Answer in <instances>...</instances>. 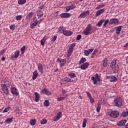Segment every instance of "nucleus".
<instances>
[{
  "instance_id": "obj_29",
  "label": "nucleus",
  "mask_w": 128,
  "mask_h": 128,
  "mask_svg": "<svg viewBox=\"0 0 128 128\" xmlns=\"http://www.w3.org/2000/svg\"><path fill=\"white\" fill-rule=\"evenodd\" d=\"M38 76V70H35L33 72L32 80H36Z\"/></svg>"
},
{
  "instance_id": "obj_19",
  "label": "nucleus",
  "mask_w": 128,
  "mask_h": 128,
  "mask_svg": "<svg viewBox=\"0 0 128 128\" xmlns=\"http://www.w3.org/2000/svg\"><path fill=\"white\" fill-rule=\"evenodd\" d=\"M11 92L12 94H16V96H18V91L16 90V88L14 86H12L11 88Z\"/></svg>"
},
{
  "instance_id": "obj_27",
  "label": "nucleus",
  "mask_w": 128,
  "mask_h": 128,
  "mask_svg": "<svg viewBox=\"0 0 128 128\" xmlns=\"http://www.w3.org/2000/svg\"><path fill=\"white\" fill-rule=\"evenodd\" d=\"M104 19H102L100 20L96 24V26H98V28H100V26H102V24H104Z\"/></svg>"
},
{
  "instance_id": "obj_36",
  "label": "nucleus",
  "mask_w": 128,
  "mask_h": 128,
  "mask_svg": "<svg viewBox=\"0 0 128 128\" xmlns=\"http://www.w3.org/2000/svg\"><path fill=\"white\" fill-rule=\"evenodd\" d=\"M20 52L19 50H16L14 52V56H15V58H18Z\"/></svg>"
},
{
  "instance_id": "obj_25",
  "label": "nucleus",
  "mask_w": 128,
  "mask_h": 128,
  "mask_svg": "<svg viewBox=\"0 0 128 128\" xmlns=\"http://www.w3.org/2000/svg\"><path fill=\"white\" fill-rule=\"evenodd\" d=\"M68 76H70V80H72V78H74L76 76V74L73 73L72 72H68Z\"/></svg>"
},
{
  "instance_id": "obj_22",
  "label": "nucleus",
  "mask_w": 128,
  "mask_h": 128,
  "mask_svg": "<svg viewBox=\"0 0 128 128\" xmlns=\"http://www.w3.org/2000/svg\"><path fill=\"white\" fill-rule=\"evenodd\" d=\"M74 32L71 30H66L64 32V36H72Z\"/></svg>"
},
{
  "instance_id": "obj_45",
  "label": "nucleus",
  "mask_w": 128,
  "mask_h": 128,
  "mask_svg": "<svg viewBox=\"0 0 128 128\" xmlns=\"http://www.w3.org/2000/svg\"><path fill=\"white\" fill-rule=\"evenodd\" d=\"M122 116H128V110L127 112H123L122 113Z\"/></svg>"
},
{
  "instance_id": "obj_16",
  "label": "nucleus",
  "mask_w": 128,
  "mask_h": 128,
  "mask_svg": "<svg viewBox=\"0 0 128 128\" xmlns=\"http://www.w3.org/2000/svg\"><path fill=\"white\" fill-rule=\"evenodd\" d=\"M76 4H72L71 6L66 7V12H68L69 10H74V8H76Z\"/></svg>"
},
{
  "instance_id": "obj_54",
  "label": "nucleus",
  "mask_w": 128,
  "mask_h": 128,
  "mask_svg": "<svg viewBox=\"0 0 128 128\" xmlns=\"http://www.w3.org/2000/svg\"><path fill=\"white\" fill-rule=\"evenodd\" d=\"M4 52H6V50H2L0 52V56H2V54H4Z\"/></svg>"
},
{
  "instance_id": "obj_24",
  "label": "nucleus",
  "mask_w": 128,
  "mask_h": 128,
  "mask_svg": "<svg viewBox=\"0 0 128 128\" xmlns=\"http://www.w3.org/2000/svg\"><path fill=\"white\" fill-rule=\"evenodd\" d=\"M35 98V102H38L40 100V94L36 92L34 93Z\"/></svg>"
},
{
  "instance_id": "obj_3",
  "label": "nucleus",
  "mask_w": 128,
  "mask_h": 128,
  "mask_svg": "<svg viewBox=\"0 0 128 128\" xmlns=\"http://www.w3.org/2000/svg\"><path fill=\"white\" fill-rule=\"evenodd\" d=\"M91 80H93L94 84H96L98 82H100V76L98 75V74H96L94 76L91 78Z\"/></svg>"
},
{
  "instance_id": "obj_28",
  "label": "nucleus",
  "mask_w": 128,
  "mask_h": 128,
  "mask_svg": "<svg viewBox=\"0 0 128 128\" xmlns=\"http://www.w3.org/2000/svg\"><path fill=\"white\" fill-rule=\"evenodd\" d=\"M58 30L59 32H60V34H64V32H66V28H64V26H60L58 28Z\"/></svg>"
},
{
  "instance_id": "obj_56",
  "label": "nucleus",
  "mask_w": 128,
  "mask_h": 128,
  "mask_svg": "<svg viewBox=\"0 0 128 128\" xmlns=\"http://www.w3.org/2000/svg\"><path fill=\"white\" fill-rule=\"evenodd\" d=\"M58 38V37L56 36H54L53 37H52V40L53 41V42H54V41H56V38Z\"/></svg>"
},
{
  "instance_id": "obj_33",
  "label": "nucleus",
  "mask_w": 128,
  "mask_h": 128,
  "mask_svg": "<svg viewBox=\"0 0 128 128\" xmlns=\"http://www.w3.org/2000/svg\"><path fill=\"white\" fill-rule=\"evenodd\" d=\"M38 19L34 17L33 22H32V26H36V24H38Z\"/></svg>"
},
{
  "instance_id": "obj_48",
  "label": "nucleus",
  "mask_w": 128,
  "mask_h": 128,
  "mask_svg": "<svg viewBox=\"0 0 128 128\" xmlns=\"http://www.w3.org/2000/svg\"><path fill=\"white\" fill-rule=\"evenodd\" d=\"M10 109V107H7L4 110H3V112H8V110Z\"/></svg>"
},
{
  "instance_id": "obj_58",
  "label": "nucleus",
  "mask_w": 128,
  "mask_h": 128,
  "mask_svg": "<svg viewBox=\"0 0 128 128\" xmlns=\"http://www.w3.org/2000/svg\"><path fill=\"white\" fill-rule=\"evenodd\" d=\"M21 51H23L24 52V50H26V46H23L21 49H20Z\"/></svg>"
},
{
  "instance_id": "obj_62",
  "label": "nucleus",
  "mask_w": 128,
  "mask_h": 128,
  "mask_svg": "<svg viewBox=\"0 0 128 128\" xmlns=\"http://www.w3.org/2000/svg\"><path fill=\"white\" fill-rule=\"evenodd\" d=\"M94 56H95V55L92 54L90 58H94Z\"/></svg>"
},
{
  "instance_id": "obj_49",
  "label": "nucleus",
  "mask_w": 128,
  "mask_h": 128,
  "mask_svg": "<svg viewBox=\"0 0 128 128\" xmlns=\"http://www.w3.org/2000/svg\"><path fill=\"white\" fill-rule=\"evenodd\" d=\"M66 98V97H59L58 98V102H62V100H64Z\"/></svg>"
},
{
  "instance_id": "obj_40",
  "label": "nucleus",
  "mask_w": 128,
  "mask_h": 128,
  "mask_svg": "<svg viewBox=\"0 0 128 128\" xmlns=\"http://www.w3.org/2000/svg\"><path fill=\"white\" fill-rule=\"evenodd\" d=\"M110 24V20H108V19H107L105 21H104V24H103L104 28H106V24Z\"/></svg>"
},
{
  "instance_id": "obj_59",
  "label": "nucleus",
  "mask_w": 128,
  "mask_h": 128,
  "mask_svg": "<svg viewBox=\"0 0 128 128\" xmlns=\"http://www.w3.org/2000/svg\"><path fill=\"white\" fill-rule=\"evenodd\" d=\"M96 54H98V50H94L92 53L94 56H96Z\"/></svg>"
},
{
  "instance_id": "obj_55",
  "label": "nucleus",
  "mask_w": 128,
  "mask_h": 128,
  "mask_svg": "<svg viewBox=\"0 0 128 128\" xmlns=\"http://www.w3.org/2000/svg\"><path fill=\"white\" fill-rule=\"evenodd\" d=\"M36 124V119L32 120V126H34Z\"/></svg>"
},
{
  "instance_id": "obj_31",
  "label": "nucleus",
  "mask_w": 128,
  "mask_h": 128,
  "mask_svg": "<svg viewBox=\"0 0 128 128\" xmlns=\"http://www.w3.org/2000/svg\"><path fill=\"white\" fill-rule=\"evenodd\" d=\"M4 84H1L3 85V86H7L8 88V86H10V85H11L10 82H6V80H4Z\"/></svg>"
},
{
  "instance_id": "obj_9",
  "label": "nucleus",
  "mask_w": 128,
  "mask_h": 128,
  "mask_svg": "<svg viewBox=\"0 0 128 128\" xmlns=\"http://www.w3.org/2000/svg\"><path fill=\"white\" fill-rule=\"evenodd\" d=\"M62 116V112H59L56 116H55L53 120L54 122H57V120H58Z\"/></svg>"
},
{
  "instance_id": "obj_46",
  "label": "nucleus",
  "mask_w": 128,
  "mask_h": 128,
  "mask_svg": "<svg viewBox=\"0 0 128 128\" xmlns=\"http://www.w3.org/2000/svg\"><path fill=\"white\" fill-rule=\"evenodd\" d=\"M10 28L12 31L16 29V25L14 24L11 25L10 26Z\"/></svg>"
},
{
  "instance_id": "obj_4",
  "label": "nucleus",
  "mask_w": 128,
  "mask_h": 128,
  "mask_svg": "<svg viewBox=\"0 0 128 128\" xmlns=\"http://www.w3.org/2000/svg\"><path fill=\"white\" fill-rule=\"evenodd\" d=\"M114 102L116 106L122 108V98L120 97L116 98L114 100Z\"/></svg>"
},
{
  "instance_id": "obj_35",
  "label": "nucleus",
  "mask_w": 128,
  "mask_h": 128,
  "mask_svg": "<svg viewBox=\"0 0 128 128\" xmlns=\"http://www.w3.org/2000/svg\"><path fill=\"white\" fill-rule=\"evenodd\" d=\"M13 118H8L6 120L5 122L6 124H10L12 122Z\"/></svg>"
},
{
  "instance_id": "obj_44",
  "label": "nucleus",
  "mask_w": 128,
  "mask_h": 128,
  "mask_svg": "<svg viewBox=\"0 0 128 128\" xmlns=\"http://www.w3.org/2000/svg\"><path fill=\"white\" fill-rule=\"evenodd\" d=\"M46 122H48V120H46V119H42L40 121L41 124H46Z\"/></svg>"
},
{
  "instance_id": "obj_14",
  "label": "nucleus",
  "mask_w": 128,
  "mask_h": 128,
  "mask_svg": "<svg viewBox=\"0 0 128 128\" xmlns=\"http://www.w3.org/2000/svg\"><path fill=\"white\" fill-rule=\"evenodd\" d=\"M118 24V20L114 18L111 20H110L109 22L110 24Z\"/></svg>"
},
{
  "instance_id": "obj_7",
  "label": "nucleus",
  "mask_w": 128,
  "mask_h": 128,
  "mask_svg": "<svg viewBox=\"0 0 128 128\" xmlns=\"http://www.w3.org/2000/svg\"><path fill=\"white\" fill-rule=\"evenodd\" d=\"M56 62H60V66H62H62H64V65L66 64V60L64 59H62V58H58L56 60Z\"/></svg>"
},
{
  "instance_id": "obj_42",
  "label": "nucleus",
  "mask_w": 128,
  "mask_h": 128,
  "mask_svg": "<svg viewBox=\"0 0 128 128\" xmlns=\"http://www.w3.org/2000/svg\"><path fill=\"white\" fill-rule=\"evenodd\" d=\"M44 106H50V101H48V100H46L44 102Z\"/></svg>"
},
{
  "instance_id": "obj_39",
  "label": "nucleus",
  "mask_w": 128,
  "mask_h": 128,
  "mask_svg": "<svg viewBox=\"0 0 128 128\" xmlns=\"http://www.w3.org/2000/svg\"><path fill=\"white\" fill-rule=\"evenodd\" d=\"M88 120H86V119L84 118L83 120V124L82 125V128H86V122H87Z\"/></svg>"
},
{
  "instance_id": "obj_52",
  "label": "nucleus",
  "mask_w": 128,
  "mask_h": 128,
  "mask_svg": "<svg viewBox=\"0 0 128 128\" xmlns=\"http://www.w3.org/2000/svg\"><path fill=\"white\" fill-rule=\"evenodd\" d=\"M86 94H87L88 98L92 97V94H90V92H86Z\"/></svg>"
},
{
  "instance_id": "obj_1",
  "label": "nucleus",
  "mask_w": 128,
  "mask_h": 128,
  "mask_svg": "<svg viewBox=\"0 0 128 128\" xmlns=\"http://www.w3.org/2000/svg\"><path fill=\"white\" fill-rule=\"evenodd\" d=\"M76 43L74 42L70 45L69 48L67 51L68 58H70V56H72V52H74V47L76 46Z\"/></svg>"
},
{
  "instance_id": "obj_20",
  "label": "nucleus",
  "mask_w": 128,
  "mask_h": 128,
  "mask_svg": "<svg viewBox=\"0 0 128 128\" xmlns=\"http://www.w3.org/2000/svg\"><path fill=\"white\" fill-rule=\"evenodd\" d=\"M126 122V120H122L118 123V126H124Z\"/></svg>"
},
{
  "instance_id": "obj_11",
  "label": "nucleus",
  "mask_w": 128,
  "mask_h": 128,
  "mask_svg": "<svg viewBox=\"0 0 128 128\" xmlns=\"http://www.w3.org/2000/svg\"><path fill=\"white\" fill-rule=\"evenodd\" d=\"M94 48L88 49V50H84V54L86 56H88L90 54H92L94 52Z\"/></svg>"
},
{
  "instance_id": "obj_60",
  "label": "nucleus",
  "mask_w": 128,
  "mask_h": 128,
  "mask_svg": "<svg viewBox=\"0 0 128 128\" xmlns=\"http://www.w3.org/2000/svg\"><path fill=\"white\" fill-rule=\"evenodd\" d=\"M114 70L115 73H116L118 72V68H114Z\"/></svg>"
},
{
  "instance_id": "obj_41",
  "label": "nucleus",
  "mask_w": 128,
  "mask_h": 128,
  "mask_svg": "<svg viewBox=\"0 0 128 128\" xmlns=\"http://www.w3.org/2000/svg\"><path fill=\"white\" fill-rule=\"evenodd\" d=\"M104 4H101L96 6V9L100 10V8H104Z\"/></svg>"
},
{
  "instance_id": "obj_5",
  "label": "nucleus",
  "mask_w": 128,
  "mask_h": 128,
  "mask_svg": "<svg viewBox=\"0 0 128 128\" xmlns=\"http://www.w3.org/2000/svg\"><path fill=\"white\" fill-rule=\"evenodd\" d=\"M107 80H110V82H118V78L114 76H107Z\"/></svg>"
},
{
  "instance_id": "obj_6",
  "label": "nucleus",
  "mask_w": 128,
  "mask_h": 128,
  "mask_svg": "<svg viewBox=\"0 0 128 128\" xmlns=\"http://www.w3.org/2000/svg\"><path fill=\"white\" fill-rule=\"evenodd\" d=\"M110 116L114 118H116L120 116V112L118 110H114L110 113Z\"/></svg>"
},
{
  "instance_id": "obj_13",
  "label": "nucleus",
  "mask_w": 128,
  "mask_h": 128,
  "mask_svg": "<svg viewBox=\"0 0 128 128\" xmlns=\"http://www.w3.org/2000/svg\"><path fill=\"white\" fill-rule=\"evenodd\" d=\"M88 10L80 14L78 18H84L88 16Z\"/></svg>"
},
{
  "instance_id": "obj_50",
  "label": "nucleus",
  "mask_w": 128,
  "mask_h": 128,
  "mask_svg": "<svg viewBox=\"0 0 128 128\" xmlns=\"http://www.w3.org/2000/svg\"><path fill=\"white\" fill-rule=\"evenodd\" d=\"M89 100H90V102L91 104H94V99L92 98V96L89 98Z\"/></svg>"
},
{
  "instance_id": "obj_53",
  "label": "nucleus",
  "mask_w": 128,
  "mask_h": 128,
  "mask_svg": "<svg viewBox=\"0 0 128 128\" xmlns=\"http://www.w3.org/2000/svg\"><path fill=\"white\" fill-rule=\"evenodd\" d=\"M80 38H82V35H80V34L78 35L77 38H76V40H80Z\"/></svg>"
},
{
  "instance_id": "obj_51",
  "label": "nucleus",
  "mask_w": 128,
  "mask_h": 128,
  "mask_svg": "<svg viewBox=\"0 0 128 128\" xmlns=\"http://www.w3.org/2000/svg\"><path fill=\"white\" fill-rule=\"evenodd\" d=\"M100 105H98V106L96 107V112H100Z\"/></svg>"
},
{
  "instance_id": "obj_18",
  "label": "nucleus",
  "mask_w": 128,
  "mask_h": 128,
  "mask_svg": "<svg viewBox=\"0 0 128 128\" xmlns=\"http://www.w3.org/2000/svg\"><path fill=\"white\" fill-rule=\"evenodd\" d=\"M104 10H106L104 8L98 10L96 12V16H100L102 14H104Z\"/></svg>"
},
{
  "instance_id": "obj_38",
  "label": "nucleus",
  "mask_w": 128,
  "mask_h": 128,
  "mask_svg": "<svg viewBox=\"0 0 128 128\" xmlns=\"http://www.w3.org/2000/svg\"><path fill=\"white\" fill-rule=\"evenodd\" d=\"M26 0H18V4H26Z\"/></svg>"
},
{
  "instance_id": "obj_8",
  "label": "nucleus",
  "mask_w": 128,
  "mask_h": 128,
  "mask_svg": "<svg viewBox=\"0 0 128 128\" xmlns=\"http://www.w3.org/2000/svg\"><path fill=\"white\" fill-rule=\"evenodd\" d=\"M1 88L3 92H4L5 94H10L8 88V86H6V85H2L1 84Z\"/></svg>"
},
{
  "instance_id": "obj_21",
  "label": "nucleus",
  "mask_w": 128,
  "mask_h": 128,
  "mask_svg": "<svg viewBox=\"0 0 128 128\" xmlns=\"http://www.w3.org/2000/svg\"><path fill=\"white\" fill-rule=\"evenodd\" d=\"M43 66L42 64H38V68L39 72L42 74L44 72V68H42Z\"/></svg>"
},
{
  "instance_id": "obj_63",
  "label": "nucleus",
  "mask_w": 128,
  "mask_h": 128,
  "mask_svg": "<svg viewBox=\"0 0 128 128\" xmlns=\"http://www.w3.org/2000/svg\"><path fill=\"white\" fill-rule=\"evenodd\" d=\"M70 60H72V58H68V60H67V62H70Z\"/></svg>"
},
{
  "instance_id": "obj_2",
  "label": "nucleus",
  "mask_w": 128,
  "mask_h": 128,
  "mask_svg": "<svg viewBox=\"0 0 128 128\" xmlns=\"http://www.w3.org/2000/svg\"><path fill=\"white\" fill-rule=\"evenodd\" d=\"M92 32V24H89L87 26L84 31L82 32V34L88 36Z\"/></svg>"
},
{
  "instance_id": "obj_64",
  "label": "nucleus",
  "mask_w": 128,
  "mask_h": 128,
  "mask_svg": "<svg viewBox=\"0 0 128 128\" xmlns=\"http://www.w3.org/2000/svg\"><path fill=\"white\" fill-rule=\"evenodd\" d=\"M66 90L62 89V94H66Z\"/></svg>"
},
{
  "instance_id": "obj_30",
  "label": "nucleus",
  "mask_w": 128,
  "mask_h": 128,
  "mask_svg": "<svg viewBox=\"0 0 128 128\" xmlns=\"http://www.w3.org/2000/svg\"><path fill=\"white\" fill-rule=\"evenodd\" d=\"M116 60H112L110 64V68H116Z\"/></svg>"
},
{
  "instance_id": "obj_10",
  "label": "nucleus",
  "mask_w": 128,
  "mask_h": 128,
  "mask_svg": "<svg viewBox=\"0 0 128 128\" xmlns=\"http://www.w3.org/2000/svg\"><path fill=\"white\" fill-rule=\"evenodd\" d=\"M60 18H70L71 15L70 14L65 12V13H62L60 14Z\"/></svg>"
},
{
  "instance_id": "obj_34",
  "label": "nucleus",
  "mask_w": 128,
  "mask_h": 128,
  "mask_svg": "<svg viewBox=\"0 0 128 128\" xmlns=\"http://www.w3.org/2000/svg\"><path fill=\"white\" fill-rule=\"evenodd\" d=\"M86 62V58H80V60L78 62V64H84V62Z\"/></svg>"
},
{
  "instance_id": "obj_47",
  "label": "nucleus",
  "mask_w": 128,
  "mask_h": 128,
  "mask_svg": "<svg viewBox=\"0 0 128 128\" xmlns=\"http://www.w3.org/2000/svg\"><path fill=\"white\" fill-rule=\"evenodd\" d=\"M46 40L44 38H43L40 41V44L42 46H44V44L46 43Z\"/></svg>"
},
{
  "instance_id": "obj_15",
  "label": "nucleus",
  "mask_w": 128,
  "mask_h": 128,
  "mask_svg": "<svg viewBox=\"0 0 128 128\" xmlns=\"http://www.w3.org/2000/svg\"><path fill=\"white\" fill-rule=\"evenodd\" d=\"M88 66H90L88 62H86L80 66V68L81 70H86L88 68Z\"/></svg>"
},
{
  "instance_id": "obj_61",
  "label": "nucleus",
  "mask_w": 128,
  "mask_h": 128,
  "mask_svg": "<svg viewBox=\"0 0 128 128\" xmlns=\"http://www.w3.org/2000/svg\"><path fill=\"white\" fill-rule=\"evenodd\" d=\"M44 6V5L40 6L38 7V8H40V10H42Z\"/></svg>"
},
{
  "instance_id": "obj_57",
  "label": "nucleus",
  "mask_w": 128,
  "mask_h": 128,
  "mask_svg": "<svg viewBox=\"0 0 128 128\" xmlns=\"http://www.w3.org/2000/svg\"><path fill=\"white\" fill-rule=\"evenodd\" d=\"M14 58H16V56H14V55L11 56L10 59L12 60H14Z\"/></svg>"
},
{
  "instance_id": "obj_26",
  "label": "nucleus",
  "mask_w": 128,
  "mask_h": 128,
  "mask_svg": "<svg viewBox=\"0 0 128 128\" xmlns=\"http://www.w3.org/2000/svg\"><path fill=\"white\" fill-rule=\"evenodd\" d=\"M102 64L104 68H106L108 66V60L107 58H105Z\"/></svg>"
},
{
  "instance_id": "obj_32",
  "label": "nucleus",
  "mask_w": 128,
  "mask_h": 128,
  "mask_svg": "<svg viewBox=\"0 0 128 128\" xmlns=\"http://www.w3.org/2000/svg\"><path fill=\"white\" fill-rule=\"evenodd\" d=\"M37 16H38V18H42V16H44V12H42V11L40 10L39 11H38V12L37 13Z\"/></svg>"
},
{
  "instance_id": "obj_37",
  "label": "nucleus",
  "mask_w": 128,
  "mask_h": 128,
  "mask_svg": "<svg viewBox=\"0 0 128 128\" xmlns=\"http://www.w3.org/2000/svg\"><path fill=\"white\" fill-rule=\"evenodd\" d=\"M32 16V13L31 12L29 13L26 16V20H30Z\"/></svg>"
},
{
  "instance_id": "obj_23",
  "label": "nucleus",
  "mask_w": 128,
  "mask_h": 128,
  "mask_svg": "<svg viewBox=\"0 0 128 128\" xmlns=\"http://www.w3.org/2000/svg\"><path fill=\"white\" fill-rule=\"evenodd\" d=\"M116 34H120V32H122V26H118L116 27Z\"/></svg>"
},
{
  "instance_id": "obj_43",
  "label": "nucleus",
  "mask_w": 128,
  "mask_h": 128,
  "mask_svg": "<svg viewBox=\"0 0 128 128\" xmlns=\"http://www.w3.org/2000/svg\"><path fill=\"white\" fill-rule=\"evenodd\" d=\"M22 18V15H18L16 16V20H20Z\"/></svg>"
},
{
  "instance_id": "obj_17",
  "label": "nucleus",
  "mask_w": 128,
  "mask_h": 128,
  "mask_svg": "<svg viewBox=\"0 0 128 128\" xmlns=\"http://www.w3.org/2000/svg\"><path fill=\"white\" fill-rule=\"evenodd\" d=\"M63 82H66L65 84H68L69 82H74V80L68 77H66L62 79Z\"/></svg>"
},
{
  "instance_id": "obj_12",
  "label": "nucleus",
  "mask_w": 128,
  "mask_h": 128,
  "mask_svg": "<svg viewBox=\"0 0 128 128\" xmlns=\"http://www.w3.org/2000/svg\"><path fill=\"white\" fill-rule=\"evenodd\" d=\"M41 92L42 94H46V96L52 95V92H50L48 90H46L45 88L42 89Z\"/></svg>"
}]
</instances>
